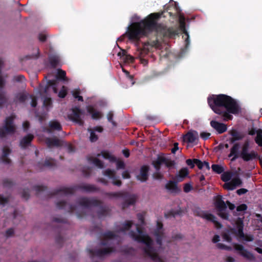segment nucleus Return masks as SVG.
<instances>
[{
	"label": "nucleus",
	"instance_id": "6e6552de",
	"mask_svg": "<svg viewBox=\"0 0 262 262\" xmlns=\"http://www.w3.org/2000/svg\"><path fill=\"white\" fill-rule=\"evenodd\" d=\"M110 198H121L124 201L122 203V209H125L130 205H133L136 203V196L135 194H131L127 192L120 191L117 192H105L104 194Z\"/></svg>",
	"mask_w": 262,
	"mask_h": 262
},
{
	"label": "nucleus",
	"instance_id": "a19ab883",
	"mask_svg": "<svg viewBox=\"0 0 262 262\" xmlns=\"http://www.w3.org/2000/svg\"><path fill=\"white\" fill-rule=\"evenodd\" d=\"M103 236L105 239H111L115 238L117 235L113 231H108L103 234Z\"/></svg>",
	"mask_w": 262,
	"mask_h": 262
},
{
	"label": "nucleus",
	"instance_id": "9d476101",
	"mask_svg": "<svg viewBox=\"0 0 262 262\" xmlns=\"http://www.w3.org/2000/svg\"><path fill=\"white\" fill-rule=\"evenodd\" d=\"M115 251L116 249L114 247H107L103 249H89L88 252L91 258L94 260L95 257L102 259L105 256L115 252Z\"/></svg>",
	"mask_w": 262,
	"mask_h": 262
},
{
	"label": "nucleus",
	"instance_id": "f3484780",
	"mask_svg": "<svg viewBox=\"0 0 262 262\" xmlns=\"http://www.w3.org/2000/svg\"><path fill=\"white\" fill-rule=\"evenodd\" d=\"M56 207L59 209H64L69 212H73L76 209V206L75 205L68 203L64 201L58 202L56 203Z\"/></svg>",
	"mask_w": 262,
	"mask_h": 262
},
{
	"label": "nucleus",
	"instance_id": "4468645a",
	"mask_svg": "<svg viewBox=\"0 0 262 262\" xmlns=\"http://www.w3.org/2000/svg\"><path fill=\"white\" fill-rule=\"evenodd\" d=\"M103 174L112 180V184L113 185L118 187L121 186L122 182L120 180L118 179L119 177L116 176L115 170L107 169L103 171Z\"/></svg>",
	"mask_w": 262,
	"mask_h": 262
},
{
	"label": "nucleus",
	"instance_id": "6e6d98bb",
	"mask_svg": "<svg viewBox=\"0 0 262 262\" xmlns=\"http://www.w3.org/2000/svg\"><path fill=\"white\" fill-rule=\"evenodd\" d=\"M67 94V91L66 88L64 86H63L58 93V96L61 98H64L66 96Z\"/></svg>",
	"mask_w": 262,
	"mask_h": 262
},
{
	"label": "nucleus",
	"instance_id": "4d7b16f0",
	"mask_svg": "<svg viewBox=\"0 0 262 262\" xmlns=\"http://www.w3.org/2000/svg\"><path fill=\"white\" fill-rule=\"evenodd\" d=\"M43 105L45 107L50 106L52 105V100L51 98L45 97L43 101Z\"/></svg>",
	"mask_w": 262,
	"mask_h": 262
},
{
	"label": "nucleus",
	"instance_id": "13d9d810",
	"mask_svg": "<svg viewBox=\"0 0 262 262\" xmlns=\"http://www.w3.org/2000/svg\"><path fill=\"white\" fill-rule=\"evenodd\" d=\"M13 185V182L9 179H5L3 181V186L5 187L11 188L12 187Z\"/></svg>",
	"mask_w": 262,
	"mask_h": 262
},
{
	"label": "nucleus",
	"instance_id": "2eb2a0df",
	"mask_svg": "<svg viewBox=\"0 0 262 262\" xmlns=\"http://www.w3.org/2000/svg\"><path fill=\"white\" fill-rule=\"evenodd\" d=\"M57 166L56 162L52 158L46 159L43 163L38 162L37 167L40 170H43L44 167L50 169H53Z\"/></svg>",
	"mask_w": 262,
	"mask_h": 262
},
{
	"label": "nucleus",
	"instance_id": "7c9ffc66",
	"mask_svg": "<svg viewBox=\"0 0 262 262\" xmlns=\"http://www.w3.org/2000/svg\"><path fill=\"white\" fill-rule=\"evenodd\" d=\"M49 60L51 66L53 68H56L60 62L59 57L56 55H52L49 57Z\"/></svg>",
	"mask_w": 262,
	"mask_h": 262
},
{
	"label": "nucleus",
	"instance_id": "8fccbe9b",
	"mask_svg": "<svg viewBox=\"0 0 262 262\" xmlns=\"http://www.w3.org/2000/svg\"><path fill=\"white\" fill-rule=\"evenodd\" d=\"M80 91L78 90L74 91L73 92V96L76 99H77L78 101H83V97L81 96H80Z\"/></svg>",
	"mask_w": 262,
	"mask_h": 262
},
{
	"label": "nucleus",
	"instance_id": "39448f33",
	"mask_svg": "<svg viewBox=\"0 0 262 262\" xmlns=\"http://www.w3.org/2000/svg\"><path fill=\"white\" fill-rule=\"evenodd\" d=\"M80 190L83 192L90 193L99 191V188L94 185L81 183L71 187H61L55 189L52 192L47 193L49 197L54 195H68L73 194L76 191Z\"/></svg>",
	"mask_w": 262,
	"mask_h": 262
},
{
	"label": "nucleus",
	"instance_id": "774afa93",
	"mask_svg": "<svg viewBox=\"0 0 262 262\" xmlns=\"http://www.w3.org/2000/svg\"><path fill=\"white\" fill-rule=\"evenodd\" d=\"M192 186L189 183H186L184 185L183 190L186 193L190 192L192 189Z\"/></svg>",
	"mask_w": 262,
	"mask_h": 262
},
{
	"label": "nucleus",
	"instance_id": "f257e3e1",
	"mask_svg": "<svg viewBox=\"0 0 262 262\" xmlns=\"http://www.w3.org/2000/svg\"><path fill=\"white\" fill-rule=\"evenodd\" d=\"M161 15L160 13H152L139 22L133 23L130 27L128 28L126 32L128 39L138 41L140 38L147 36L152 32L169 38L178 35V31L172 28H167L165 26L157 23Z\"/></svg>",
	"mask_w": 262,
	"mask_h": 262
},
{
	"label": "nucleus",
	"instance_id": "20e7f679",
	"mask_svg": "<svg viewBox=\"0 0 262 262\" xmlns=\"http://www.w3.org/2000/svg\"><path fill=\"white\" fill-rule=\"evenodd\" d=\"M240 148L239 143L236 142L230 148L228 157L231 158L232 162L235 161L239 158H242L245 162L252 161L258 158V155L255 151L251 150L249 152L250 141L248 139L245 141L241 151L239 150Z\"/></svg>",
	"mask_w": 262,
	"mask_h": 262
},
{
	"label": "nucleus",
	"instance_id": "0eeeda50",
	"mask_svg": "<svg viewBox=\"0 0 262 262\" xmlns=\"http://www.w3.org/2000/svg\"><path fill=\"white\" fill-rule=\"evenodd\" d=\"M228 205L229 208L231 210L235 209V206L231 203L230 201H227L225 203L223 200V196L219 195L216 196L214 202V206L217 211V215L222 219L228 220L229 217V213L227 211Z\"/></svg>",
	"mask_w": 262,
	"mask_h": 262
},
{
	"label": "nucleus",
	"instance_id": "412c9836",
	"mask_svg": "<svg viewBox=\"0 0 262 262\" xmlns=\"http://www.w3.org/2000/svg\"><path fill=\"white\" fill-rule=\"evenodd\" d=\"M199 139L198 134L196 131L188 132L184 136V139L185 141L193 143Z\"/></svg>",
	"mask_w": 262,
	"mask_h": 262
},
{
	"label": "nucleus",
	"instance_id": "dca6fc26",
	"mask_svg": "<svg viewBox=\"0 0 262 262\" xmlns=\"http://www.w3.org/2000/svg\"><path fill=\"white\" fill-rule=\"evenodd\" d=\"M210 125L219 134H223L227 130V126L226 124L217 121H211Z\"/></svg>",
	"mask_w": 262,
	"mask_h": 262
},
{
	"label": "nucleus",
	"instance_id": "e433bc0d",
	"mask_svg": "<svg viewBox=\"0 0 262 262\" xmlns=\"http://www.w3.org/2000/svg\"><path fill=\"white\" fill-rule=\"evenodd\" d=\"M255 143L260 147H262V129H257V134L255 138Z\"/></svg>",
	"mask_w": 262,
	"mask_h": 262
},
{
	"label": "nucleus",
	"instance_id": "473e14b6",
	"mask_svg": "<svg viewBox=\"0 0 262 262\" xmlns=\"http://www.w3.org/2000/svg\"><path fill=\"white\" fill-rule=\"evenodd\" d=\"M155 236H156V240L157 244L161 246L162 245V241L164 236V233L162 231H155Z\"/></svg>",
	"mask_w": 262,
	"mask_h": 262
},
{
	"label": "nucleus",
	"instance_id": "f03ea898",
	"mask_svg": "<svg viewBox=\"0 0 262 262\" xmlns=\"http://www.w3.org/2000/svg\"><path fill=\"white\" fill-rule=\"evenodd\" d=\"M209 105L213 112L221 115L225 121L231 120L233 116L230 114L238 113L239 107L231 97L225 95H212L208 97Z\"/></svg>",
	"mask_w": 262,
	"mask_h": 262
},
{
	"label": "nucleus",
	"instance_id": "aec40b11",
	"mask_svg": "<svg viewBox=\"0 0 262 262\" xmlns=\"http://www.w3.org/2000/svg\"><path fill=\"white\" fill-rule=\"evenodd\" d=\"M62 129V126L60 123L56 120L51 121L49 122V126L45 129L48 133L51 134L54 130L60 131Z\"/></svg>",
	"mask_w": 262,
	"mask_h": 262
},
{
	"label": "nucleus",
	"instance_id": "ea45409f",
	"mask_svg": "<svg viewBox=\"0 0 262 262\" xmlns=\"http://www.w3.org/2000/svg\"><path fill=\"white\" fill-rule=\"evenodd\" d=\"M101 155L104 159H108L111 161H115L116 160V158L107 151H102Z\"/></svg>",
	"mask_w": 262,
	"mask_h": 262
},
{
	"label": "nucleus",
	"instance_id": "ddd939ff",
	"mask_svg": "<svg viewBox=\"0 0 262 262\" xmlns=\"http://www.w3.org/2000/svg\"><path fill=\"white\" fill-rule=\"evenodd\" d=\"M233 247L234 249L237 251L241 256L246 258L247 259L250 260H255V257L254 255L250 252L248 251L247 250L245 249L242 245L234 243L233 244Z\"/></svg>",
	"mask_w": 262,
	"mask_h": 262
},
{
	"label": "nucleus",
	"instance_id": "680f3d73",
	"mask_svg": "<svg viewBox=\"0 0 262 262\" xmlns=\"http://www.w3.org/2000/svg\"><path fill=\"white\" fill-rule=\"evenodd\" d=\"M21 197L27 200L30 197L29 190V189H24L21 193Z\"/></svg>",
	"mask_w": 262,
	"mask_h": 262
},
{
	"label": "nucleus",
	"instance_id": "09e8293b",
	"mask_svg": "<svg viewBox=\"0 0 262 262\" xmlns=\"http://www.w3.org/2000/svg\"><path fill=\"white\" fill-rule=\"evenodd\" d=\"M48 86H47L46 89H48V86H53V89L54 90V92L55 93H57V90L56 88V81L55 80H49L47 82Z\"/></svg>",
	"mask_w": 262,
	"mask_h": 262
},
{
	"label": "nucleus",
	"instance_id": "f704fd0d",
	"mask_svg": "<svg viewBox=\"0 0 262 262\" xmlns=\"http://www.w3.org/2000/svg\"><path fill=\"white\" fill-rule=\"evenodd\" d=\"M28 98V95L23 93H18L16 95L14 101L16 103H24Z\"/></svg>",
	"mask_w": 262,
	"mask_h": 262
},
{
	"label": "nucleus",
	"instance_id": "a878e982",
	"mask_svg": "<svg viewBox=\"0 0 262 262\" xmlns=\"http://www.w3.org/2000/svg\"><path fill=\"white\" fill-rule=\"evenodd\" d=\"M188 174V169L187 168H182L179 170L178 174L176 176L174 179L177 182H180L183 181L187 177Z\"/></svg>",
	"mask_w": 262,
	"mask_h": 262
},
{
	"label": "nucleus",
	"instance_id": "603ef678",
	"mask_svg": "<svg viewBox=\"0 0 262 262\" xmlns=\"http://www.w3.org/2000/svg\"><path fill=\"white\" fill-rule=\"evenodd\" d=\"M122 60L125 63H133L134 58L130 55L127 54Z\"/></svg>",
	"mask_w": 262,
	"mask_h": 262
},
{
	"label": "nucleus",
	"instance_id": "c03bdc74",
	"mask_svg": "<svg viewBox=\"0 0 262 262\" xmlns=\"http://www.w3.org/2000/svg\"><path fill=\"white\" fill-rule=\"evenodd\" d=\"M122 252L125 255H134L136 253L135 250L132 247L125 248L122 250Z\"/></svg>",
	"mask_w": 262,
	"mask_h": 262
},
{
	"label": "nucleus",
	"instance_id": "49530a36",
	"mask_svg": "<svg viewBox=\"0 0 262 262\" xmlns=\"http://www.w3.org/2000/svg\"><path fill=\"white\" fill-rule=\"evenodd\" d=\"M114 114L112 111H110L107 115L108 121L111 122L114 126H117V123L113 120Z\"/></svg>",
	"mask_w": 262,
	"mask_h": 262
},
{
	"label": "nucleus",
	"instance_id": "c756f323",
	"mask_svg": "<svg viewBox=\"0 0 262 262\" xmlns=\"http://www.w3.org/2000/svg\"><path fill=\"white\" fill-rule=\"evenodd\" d=\"M228 134L238 140H241L244 138V135L236 129L232 128L229 131Z\"/></svg>",
	"mask_w": 262,
	"mask_h": 262
},
{
	"label": "nucleus",
	"instance_id": "bf43d9fd",
	"mask_svg": "<svg viewBox=\"0 0 262 262\" xmlns=\"http://www.w3.org/2000/svg\"><path fill=\"white\" fill-rule=\"evenodd\" d=\"M232 230H233V232L235 233L239 238H243V237L245 236V234L243 232V229L238 230L236 231L235 229H232Z\"/></svg>",
	"mask_w": 262,
	"mask_h": 262
},
{
	"label": "nucleus",
	"instance_id": "4c0bfd02",
	"mask_svg": "<svg viewBox=\"0 0 262 262\" xmlns=\"http://www.w3.org/2000/svg\"><path fill=\"white\" fill-rule=\"evenodd\" d=\"M212 170L217 174L222 173L224 170V167L219 164H212L211 166Z\"/></svg>",
	"mask_w": 262,
	"mask_h": 262
},
{
	"label": "nucleus",
	"instance_id": "3c124183",
	"mask_svg": "<svg viewBox=\"0 0 262 262\" xmlns=\"http://www.w3.org/2000/svg\"><path fill=\"white\" fill-rule=\"evenodd\" d=\"M232 175L229 172H224L222 176V180L223 182H227L231 178Z\"/></svg>",
	"mask_w": 262,
	"mask_h": 262
},
{
	"label": "nucleus",
	"instance_id": "5701e85b",
	"mask_svg": "<svg viewBox=\"0 0 262 262\" xmlns=\"http://www.w3.org/2000/svg\"><path fill=\"white\" fill-rule=\"evenodd\" d=\"M166 162V157L162 155H158L157 158L156 160L153 161L152 164L154 166L156 171H159L161 169V166L162 164H164Z\"/></svg>",
	"mask_w": 262,
	"mask_h": 262
},
{
	"label": "nucleus",
	"instance_id": "b1692460",
	"mask_svg": "<svg viewBox=\"0 0 262 262\" xmlns=\"http://www.w3.org/2000/svg\"><path fill=\"white\" fill-rule=\"evenodd\" d=\"M194 214L196 216L201 217L208 221V220H212L214 218V215L211 213H207L204 211L202 210L200 208L195 209L194 210Z\"/></svg>",
	"mask_w": 262,
	"mask_h": 262
},
{
	"label": "nucleus",
	"instance_id": "5fc2aeb1",
	"mask_svg": "<svg viewBox=\"0 0 262 262\" xmlns=\"http://www.w3.org/2000/svg\"><path fill=\"white\" fill-rule=\"evenodd\" d=\"M195 160H196V159H187L186 160V164L189 166V167L191 169L193 168L195 166Z\"/></svg>",
	"mask_w": 262,
	"mask_h": 262
},
{
	"label": "nucleus",
	"instance_id": "58836bf2",
	"mask_svg": "<svg viewBox=\"0 0 262 262\" xmlns=\"http://www.w3.org/2000/svg\"><path fill=\"white\" fill-rule=\"evenodd\" d=\"M133 225V222L131 221H126L122 225V227L120 228V231L125 232L128 230Z\"/></svg>",
	"mask_w": 262,
	"mask_h": 262
},
{
	"label": "nucleus",
	"instance_id": "9b49d317",
	"mask_svg": "<svg viewBox=\"0 0 262 262\" xmlns=\"http://www.w3.org/2000/svg\"><path fill=\"white\" fill-rule=\"evenodd\" d=\"M159 45V41L157 37H155V39L150 41H147L144 43L143 49L139 51L138 57L140 59L141 62L144 64H147V60L143 57L148 53L149 50L147 48L148 46L151 47H157Z\"/></svg>",
	"mask_w": 262,
	"mask_h": 262
},
{
	"label": "nucleus",
	"instance_id": "cd10ccee",
	"mask_svg": "<svg viewBox=\"0 0 262 262\" xmlns=\"http://www.w3.org/2000/svg\"><path fill=\"white\" fill-rule=\"evenodd\" d=\"M11 149L7 146L3 148L2 159L3 162L6 164H9L11 162V160L8 158V156L11 153Z\"/></svg>",
	"mask_w": 262,
	"mask_h": 262
},
{
	"label": "nucleus",
	"instance_id": "2f4dec72",
	"mask_svg": "<svg viewBox=\"0 0 262 262\" xmlns=\"http://www.w3.org/2000/svg\"><path fill=\"white\" fill-rule=\"evenodd\" d=\"M88 160L89 161V162H90V163H92L96 166L98 167L99 168H103V163L99 159L90 157L88 158Z\"/></svg>",
	"mask_w": 262,
	"mask_h": 262
},
{
	"label": "nucleus",
	"instance_id": "c85d7f7f",
	"mask_svg": "<svg viewBox=\"0 0 262 262\" xmlns=\"http://www.w3.org/2000/svg\"><path fill=\"white\" fill-rule=\"evenodd\" d=\"M45 142L49 147L61 146L60 140L57 138H47L46 139Z\"/></svg>",
	"mask_w": 262,
	"mask_h": 262
},
{
	"label": "nucleus",
	"instance_id": "de8ad7c7",
	"mask_svg": "<svg viewBox=\"0 0 262 262\" xmlns=\"http://www.w3.org/2000/svg\"><path fill=\"white\" fill-rule=\"evenodd\" d=\"M165 166L168 168H171L173 167L176 163L174 161L171 160L170 159L166 158V162L164 163Z\"/></svg>",
	"mask_w": 262,
	"mask_h": 262
},
{
	"label": "nucleus",
	"instance_id": "0e129e2a",
	"mask_svg": "<svg viewBox=\"0 0 262 262\" xmlns=\"http://www.w3.org/2000/svg\"><path fill=\"white\" fill-rule=\"evenodd\" d=\"M209 221H211L214 224L215 227L217 228H221L222 227V225L216 221V217L214 215V218L212 220H208Z\"/></svg>",
	"mask_w": 262,
	"mask_h": 262
},
{
	"label": "nucleus",
	"instance_id": "37998d69",
	"mask_svg": "<svg viewBox=\"0 0 262 262\" xmlns=\"http://www.w3.org/2000/svg\"><path fill=\"white\" fill-rule=\"evenodd\" d=\"M88 131L90 133V140L91 142H95L97 141L98 139V137L95 132L92 130L91 128H89Z\"/></svg>",
	"mask_w": 262,
	"mask_h": 262
},
{
	"label": "nucleus",
	"instance_id": "4be33fe9",
	"mask_svg": "<svg viewBox=\"0 0 262 262\" xmlns=\"http://www.w3.org/2000/svg\"><path fill=\"white\" fill-rule=\"evenodd\" d=\"M34 136L31 134H28L20 140L19 145L21 148L25 149L30 145L31 143L34 139Z\"/></svg>",
	"mask_w": 262,
	"mask_h": 262
},
{
	"label": "nucleus",
	"instance_id": "a211bd4d",
	"mask_svg": "<svg viewBox=\"0 0 262 262\" xmlns=\"http://www.w3.org/2000/svg\"><path fill=\"white\" fill-rule=\"evenodd\" d=\"M242 181L238 177L234 178L229 182L224 184V187L225 189L229 190H234L236 186L241 185Z\"/></svg>",
	"mask_w": 262,
	"mask_h": 262
},
{
	"label": "nucleus",
	"instance_id": "f8f14e48",
	"mask_svg": "<svg viewBox=\"0 0 262 262\" xmlns=\"http://www.w3.org/2000/svg\"><path fill=\"white\" fill-rule=\"evenodd\" d=\"M84 112L78 107H75L72 109V113L69 115V119L79 124L82 126L84 124V121L81 119V116L83 115Z\"/></svg>",
	"mask_w": 262,
	"mask_h": 262
},
{
	"label": "nucleus",
	"instance_id": "052dcab7",
	"mask_svg": "<svg viewBox=\"0 0 262 262\" xmlns=\"http://www.w3.org/2000/svg\"><path fill=\"white\" fill-rule=\"evenodd\" d=\"M92 169L90 167H86L82 170V174L85 177H89L91 173Z\"/></svg>",
	"mask_w": 262,
	"mask_h": 262
},
{
	"label": "nucleus",
	"instance_id": "bb28decb",
	"mask_svg": "<svg viewBox=\"0 0 262 262\" xmlns=\"http://www.w3.org/2000/svg\"><path fill=\"white\" fill-rule=\"evenodd\" d=\"M178 182H177L175 179L174 181H169L165 185V188L172 192H176L179 191L177 186Z\"/></svg>",
	"mask_w": 262,
	"mask_h": 262
},
{
	"label": "nucleus",
	"instance_id": "69168bd1",
	"mask_svg": "<svg viewBox=\"0 0 262 262\" xmlns=\"http://www.w3.org/2000/svg\"><path fill=\"white\" fill-rule=\"evenodd\" d=\"M247 206L245 204H242L239 205L236 207V211L238 212L244 211L247 209Z\"/></svg>",
	"mask_w": 262,
	"mask_h": 262
},
{
	"label": "nucleus",
	"instance_id": "c9c22d12",
	"mask_svg": "<svg viewBox=\"0 0 262 262\" xmlns=\"http://www.w3.org/2000/svg\"><path fill=\"white\" fill-rule=\"evenodd\" d=\"M56 77L57 79L59 80H62V81H67V78L66 77V71L61 70V69H58L57 70V74L56 76Z\"/></svg>",
	"mask_w": 262,
	"mask_h": 262
},
{
	"label": "nucleus",
	"instance_id": "a18cd8bd",
	"mask_svg": "<svg viewBox=\"0 0 262 262\" xmlns=\"http://www.w3.org/2000/svg\"><path fill=\"white\" fill-rule=\"evenodd\" d=\"M235 225L237 230L244 229V222L242 218L238 217L237 219Z\"/></svg>",
	"mask_w": 262,
	"mask_h": 262
},
{
	"label": "nucleus",
	"instance_id": "423d86ee",
	"mask_svg": "<svg viewBox=\"0 0 262 262\" xmlns=\"http://www.w3.org/2000/svg\"><path fill=\"white\" fill-rule=\"evenodd\" d=\"M77 204L85 209H89L91 206L99 207L97 212L98 218L101 219L110 215L111 209L106 206H102V202L95 198L81 197L78 199Z\"/></svg>",
	"mask_w": 262,
	"mask_h": 262
},
{
	"label": "nucleus",
	"instance_id": "79ce46f5",
	"mask_svg": "<svg viewBox=\"0 0 262 262\" xmlns=\"http://www.w3.org/2000/svg\"><path fill=\"white\" fill-rule=\"evenodd\" d=\"M34 190L36 192V193L38 194L41 192H43L47 190V187L43 185H35L33 186Z\"/></svg>",
	"mask_w": 262,
	"mask_h": 262
},
{
	"label": "nucleus",
	"instance_id": "1a4fd4ad",
	"mask_svg": "<svg viewBox=\"0 0 262 262\" xmlns=\"http://www.w3.org/2000/svg\"><path fill=\"white\" fill-rule=\"evenodd\" d=\"M14 117L10 116L6 118L5 123L2 128H0V137L4 138L7 135L13 134L15 132V127L13 124Z\"/></svg>",
	"mask_w": 262,
	"mask_h": 262
},
{
	"label": "nucleus",
	"instance_id": "6ab92c4d",
	"mask_svg": "<svg viewBox=\"0 0 262 262\" xmlns=\"http://www.w3.org/2000/svg\"><path fill=\"white\" fill-rule=\"evenodd\" d=\"M149 167L148 165L141 166L139 174L137 176V179L141 182L146 181L148 178V172Z\"/></svg>",
	"mask_w": 262,
	"mask_h": 262
},
{
	"label": "nucleus",
	"instance_id": "864d4df0",
	"mask_svg": "<svg viewBox=\"0 0 262 262\" xmlns=\"http://www.w3.org/2000/svg\"><path fill=\"white\" fill-rule=\"evenodd\" d=\"M179 23H180L181 29L182 30L183 33L187 36V39L186 40V41L188 42V40L189 38V35H188V33L185 28V26H186L185 22H181Z\"/></svg>",
	"mask_w": 262,
	"mask_h": 262
},
{
	"label": "nucleus",
	"instance_id": "393cba45",
	"mask_svg": "<svg viewBox=\"0 0 262 262\" xmlns=\"http://www.w3.org/2000/svg\"><path fill=\"white\" fill-rule=\"evenodd\" d=\"M86 110L88 113L91 115L93 119H98L102 117V114L100 112L96 111L92 105H89L86 107Z\"/></svg>",
	"mask_w": 262,
	"mask_h": 262
},
{
	"label": "nucleus",
	"instance_id": "e2e57ef3",
	"mask_svg": "<svg viewBox=\"0 0 262 262\" xmlns=\"http://www.w3.org/2000/svg\"><path fill=\"white\" fill-rule=\"evenodd\" d=\"M14 231L12 228L7 229L5 232V236L7 238L10 237L14 235Z\"/></svg>",
	"mask_w": 262,
	"mask_h": 262
},
{
	"label": "nucleus",
	"instance_id": "72a5a7b5",
	"mask_svg": "<svg viewBox=\"0 0 262 262\" xmlns=\"http://www.w3.org/2000/svg\"><path fill=\"white\" fill-rule=\"evenodd\" d=\"M62 228L63 225H61L58 228L57 231L59 232V234L56 236L55 239L56 243L60 246L64 242V238L61 235L62 233Z\"/></svg>",
	"mask_w": 262,
	"mask_h": 262
},
{
	"label": "nucleus",
	"instance_id": "7ed1b4c3",
	"mask_svg": "<svg viewBox=\"0 0 262 262\" xmlns=\"http://www.w3.org/2000/svg\"><path fill=\"white\" fill-rule=\"evenodd\" d=\"M136 230L137 233L130 231L129 235L134 241L145 245V247L143 249L144 253L154 262H164L158 254L156 249L152 246L151 238L143 232L142 229L139 225H136Z\"/></svg>",
	"mask_w": 262,
	"mask_h": 262
},
{
	"label": "nucleus",
	"instance_id": "338daca9",
	"mask_svg": "<svg viewBox=\"0 0 262 262\" xmlns=\"http://www.w3.org/2000/svg\"><path fill=\"white\" fill-rule=\"evenodd\" d=\"M183 213V211L181 209L177 210H172L170 212V214L173 217H175L177 215H181Z\"/></svg>",
	"mask_w": 262,
	"mask_h": 262
}]
</instances>
